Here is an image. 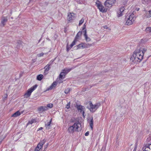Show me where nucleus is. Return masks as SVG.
<instances>
[{"label": "nucleus", "instance_id": "1", "mask_svg": "<svg viewBox=\"0 0 151 151\" xmlns=\"http://www.w3.org/2000/svg\"><path fill=\"white\" fill-rule=\"evenodd\" d=\"M143 52H141L140 49H136L132 56L130 60L135 63L136 62H140L143 59Z\"/></svg>", "mask_w": 151, "mask_h": 151}, {"label": "nucleus", "instance_id": "2", "mask_svg": "<svg viewBox=\"0 0 151 151\" xmlns=\"http://www.w3.org/2000/svg\"><path fill=\"white\" fill-rule=\"evenodd\" d=\"M81 124L79 121H76L73 124L70 126L68 131L70 133H73L75 132H78L81 130Z\"/></svg>", "mask_w": 151, "mask_h": 151}, {"label": "nucleus", "instance_id": "3", "mask_svg": "<svg viewBox=\"0 0 151 151\" xmlns=\"http://www.w3.org/2000/svg\"><path fill=\"white\" fill-rule=\"evenodd\" d=\"M89 105V107L88 108V109L91 111L93 112L96 111L100 106V103H97L93 105L92 102H91L90 103Z\"/></svg>", "mask_w": 151, "mask_h": 151}, {"label": "nucleus", "instance_id": "4", "mask_svg": "<svg viewBox=\"0 0 151 151\" xmlns=\"http://www.w3.org/2000/svg\"><path fill=\"white\" fill-rule=\"evenodd\" d=\"M37 85L36 84L29 89L24 94V97L26 98H27L29 97L32 92L37 88Z\"/></svg>", "mask_w": 151, "mask_h": 151}, {"label": "nucleus", "instance_id": "5", "mask_svg": "<svg viewBox=\"0 0 151 151\" xmlns=\"http://www.w3.org/2000/svg\"><path fill=\"white\" fill-rule=\"evenodd\" d=\"M133 14H131L129 17L127 18L125 23V24L127 25H130L132 24L133 22L134 21L135 18Z\"/></svg>", "mask_w": 151, "mask_h": 151}, {"label": "nucleus", "instance_id": "6", "mask_svg": "<svg viewBox=\"0 0 151 151\" xmlns=\"http://www.w3.org/2000/svg\"><path fill=\"white\" fill-rule=\"evenodd\" d=\"M116 0H107L104 3V5L107 7H110L114 4Z\"/></svg>", "mask_w": 151, "mask_h": 151}, {"label": "nucleus", "instance_id": "7", "mask_svg": "<svg viewBox=\"0 0 151 151\" xmlns=\"http://www.w3.org/2000/svg\"><path fill=\"white\" fill-rule=\"evenodd\" d=\"M46 142V140L45 139L41 141L37 145V146L36 147L35 151H39L42 147V146Z\"/></svg>", "mask_w": 151, "mask_h": 151}, {"label": "nucleus", "instance_id": "8", "mask_svg": "<svg viewBox=\"0 0 151 151\" xmlns=\"http://www.w3.org/2000/svg\"><path fill=\"white\" fill-rule=\"evenodd\" d=\"M96 4L98 7V8L99 9L100 12H106V10L105 9L104 7L101 4L99 1H98V2H96Z\"/></svg>", "mask_w": 151, "mask_h": 151}, {"label": "nucleus", "instance_id": "9", "mask_svg": "<svg viewBox=\"0 0 151 151\" xmlns=\"http://www.w3.org/2000/svg\"><path fill=\"white\" fill-rule=\"evenodd\" d=\"M76 108L78 111H80V112L83 114V117L85 116L84 114L85 113V108L84 106L81 105H76Z\"/></svg>", "mask_w": 151, "mask_h": 151}, {"label": "nucleus", "instance_id": "10", "mask_svg": "<svg viewBox=\"0 0 151 151\" xmlns=\"http://www.w3.org/2000/svg\"><path fill=\"white\" fill-rule=\"evenodd\" d=\"M75 14L73 13H70L68 14L67 20L69 22H72V20L75 17Z\"/></svg>", "mask_w": 151, "mask_h": 151}, {"label": "nucleus", "instance_id": "11", "mask_svg": "<svg viewBox=\"0 0 151 151\" xmlns=\"http://www.w3.org/2000/svg\"><path fill=\"white\" fill-rule=\"evenodd\" d=\"M8 21L7 17H5L3 16H2L1 19V23L3 25V26L4 27L6 23Z\"/></svg>", "mask_w": 151, "mask_h": 151}, {"label": "nucleus", "instance_id": "12", "mask_svg": "<svg viewBox=\"0 0 151 151\" xmlns=\"http://www.w3.org/2000/svg\"><path fill=\"white\" fill-rule=\"evenodd\" d=\"M51 65V64H48L44 68L45 70L44 73V75H46L48 73V71L50 70Z\"/></svg>", "mask_w": 151, "mask_h": 151}, {"label": "nucleus", "instance_id": "13", "mask_svg": "<svg viewBox=\"0 0 151 151\" xmlns=\"http://www.w3.org/2000/svg\"><path fill=\"white\" fill-rule=\"evenodd\" d=\"M48 109L47 107L46 106H41L38 109V111L39 113H41L43 111L47 110Z\"/></svg>", "mask_w": 151, "mask_h": 151}, {"label": "nucleus", "instance_id": "14", "mask_svg": "<svg viewBox=\"0 0 151 151\" xmlns=\"http://www.w3.org/2000/svg\"><path fill=\"white\" fill-rule=\"evenodd\" d=\"M144 18H150L151 19V10L148 11L145 14Z\"/></svg>", "mask_w": 151, "mask_h": 151}, {"label": "nucleus", "instance_id": "15", "mask_svg": "<svg viewBox=\"0 0 151 151\" xmlns=\"http://www.w3.org/2000/svg\"><path fill=\"white\" fill-rule=\"evenodd\" d=\"M143 151H151V144L148 145L147 147H144L143 148Z\"/></svg>", "mask_w": 151, "mask_h": 151}, {"label": "nucleus", "instance_id": "16", "mask_svg": "<svg viewBox=\"0 0 151 151\" xmlns=\"http://www.w3.org/2000/svg\"><path fill=\"white\" fill-rule=\"evenodd\" d=\"M65 75L66 74L63 71V72H61L59 76V79L61 80V79H63L65 77Z\"/></svg>", "mask_w": 151, "mask_h": 151}, {"label": "nucleus", "instance_id": "17", "mask_svg": "<svg viewBox=\"0 0 151 151\" xmlns=\"http://www.w3.org/2000/svg\"><path fill=\"white\" fill-rule=\"evenodd\" d=\"M23 111L20 112L19 111H17L12 115V117H16L19 116L21 114H22Z\"/></svg>", "mask_w": 151, "mask_h": 151}, {"label": "nucleus", "instance_id": "18", "mask_svg": "<svg viewBox=\"0 0 151 151\" xmlns=\"http://www.w3.org/2000/svg\"><path fill=\"white\" fill-rule=\"evenodd\" d=\"M77 49L85 48L84 43H81L76 46Z\"/></svg>", "mask_w": 151, "mask_h": 151}, {"label": "nucleus", "instance_id": "19", "mask_svg": "<svg viewBox=\"0 0 151 151\" xmlns=\"http://www.w3.org/2000/svg\"><path fill=\"white\" fill-rule=\"evenodd\" d=\"M57 83L56 82H54L48 88L47 90H49L52 89L53 87H55L57 85Z\"/></svg>", "mask_w": 151, "mask_h": 151}, {"label": "nucleus", "instance_id": "20", "mask_svg": "<svg viewBox=\"0 0 151 151\" xmlns=\"http://www.w3.org/2000/svg\"><path fill=\"white\" fill-rule=\"evenodd\" d=\"M51 122L52 119H51L49 122L45 124V127L46 129L49 130L50 128V124H51Z\"/></svg>", "mask_w": 151, "mask_h": 151}, {"label": "nucleus", "instance_id": "21", "mask_svg": "<svg viewBox=\"0 0 151 151\" xmlns=\"http://www.w3.org/2000/svg\"><path fill=\"white\" fill-rule=\"evenodd\" d=\"M82 33V31H80L77 34L75 37V40H77L79 38V37L81 36V35Z\"/></svg>", "mask_w": 151, "mask_h": 151}, {"label": "nucleus", "instance_id": "22", "mask_svg": "<svg viewBox=\"0 0 151 151\" xmlns=\"http://www.w3.org/2000/svg\"><path fill=\"white\" fill-rule=\"evenodd\" d=\"M5 137V136H3V133L2 132H1L0 133V144Z\"/></svg>", "mask_w": 151, "mask_h": 151}, {"label": "nucleus", "instance_id": "23", "mask_svg": "<svg viewBox=\"0 0 151 151\" xmlns=\"http://www.w3.org/2000/svg\"><path fill=\"white\" fill-rule=\"evenodd\" d=\"M90 126L91 129L92 130L93 126V117L91 118L90 121L89 122Z\"/></svg>", "mask_w": 151, "mask_h": 151}, {"label": "nucleus", "instance_id": "24", "mask_svg": "<svg viewBox=\"0 0 151 151\" xmlns=\"http://www.w3.org/2000/svg\"><path fill=\"white\" fill-rule=\"evenodd\" d=\"M43 77V76L42 75L40 74L37 76V80L40 81L42 79Z\"/></svg>", "mask_w": 151, "mask_h": 151}, {"label": "nucleus", "instance_id": "25", "mask_svg": "<svg viewBox=\"0 0 151 151\" xmlns=\"http://www.w3.org/2000/svg\"><path fill=\"white\" fill-rule=\"evenodd\" d=\"M84 27H83V28L82 30H83V32H82L83 33V35L84 37L86 36L87 35L86 34L87 32L86 30V29H85V26L84 25Z\"/></svg>", "mask_w": 151, "mask_h": 151}, {"label": "nucleus", "instance_id": "26", "mask_svg": "<svg viewBox=\"0 0 151 151\" xmlns=\"http://www.w3.org/2000/svg\"><path fill=\"white\" fill-rule=\"evenodd\" d=\"M72 68H70V69H64L63 70V71L66 74H67L72 69Z\"/></svg>", "mask_w": 151, "mask_h": 151}, {"label": "nucleus", "instance_id": "27", "mask_svg": "<svg viewBox=\"0 0 151 151\" xmlns=\"http://www.w3.org/2000/svg\"><path fill=\"white\" fill-rule=\"evenodd\" d=\"M145 31L147 33L151 32V27H148L146 28Z\"/></svg>", "mask_w": 151, "mask_h": 151}, {"label": "nucleus", "instance_id": "28", "mask_svg": "<svg viewBox=\"0 0 151 151\" xmlns=\"http://www.w3.org/2000/svg\"><path fill=\"white\" fill-rule=\"evenodd\" d=\"M35 122H36L35 119H32L31 121H29L27 123V125H28L29 124H32Z\"/></svg>", "mask_w": 151, "mask_h": 151}, {"label": "nucleus", "instance_id": "29", "mask_svg": "<svg viewBox=\"0 0 151 151\" xmlns=\"http://www.w3.org/2000/svg\"><path fill=\"white\" fill-rule=\"evenodd\" d=\"M84 44L85 45V48H88L89 47L92 46V44H86L85 43H84Z\"/></svg>", "mask_w": 151, "mask_h": 151}, {"label": "nucleus", "instance_id": "30", "mask_svg": "<svg viewBox=\"0 0 151 151\" xmlns=\"http://www.w3.org/2000/svg\"><path fill=\"white\" fill-rule=\"evenodd\" d=\"M76 121H78L76 120L75 118H72L70 120V122L71 123H74L75 122H76Z\"/></svg>", "mask_w": 151, "mask_h": 151}, {"label": "nucleus", "instance_id": "31", "mask_svg": "<svg viewBox=\"0 0 151 151\" xmlns=\"http://www.w3.org/2000/svg\"><path fill=\"white\" fill-rule=\"evenodd\" d=\"M123 13L122 12H120V11L118 10L117 12V16L119 17L122 15Z\"/></svg>", "mask_w": 151, "mask_h": 151}, {"label": "nucleus", "instance_id": "32", "mask_svg": "<svg viewBox=\"0 0 151 151\" xmlns=\"http://www.w3.org/2000/svg\"><path fill=\"white\" fill-rule=\"evenodd\" d=\"M84 19L83 18H82L80 20L79 23V25H81L84 22Z\"/></svg>", "mask_w": 151, "mask_h": 151}, {"label": "nucleus", "instance_id": "33", "mask_svg": "<svg viewBox=\"0 0 151 151\" xmlns=\"http://www.w3.org/2000/svg\"><path fill=\"white\" fill-rule=\"evenodd\" d=\"M85 39L87 42H89L91 41V39L90 37H88V36L84 37Z\"/></svg>", "mask_w": 151, "mask_h": 151}, {"label": "nucleus", "instance_id": "34", "mask_svg": "<svg viewBox=\"0 0 151 151\" xmlns=\"http://www.w3.org/2000/svg\"><path fill=\"white\" fill-rule=\"evenodd\" d=\"M70 88H67L65 90L64 93L65 94H68L70 91Z\"/></svg>", "mask_w": 151, "mask_h": 151}, {"label": "nucleus", "instance_id": "35", "mask_svg": "<svg viewBox=\"0 0 151 151\" xmlns=\"http://www.w3.org/2000/svg\"><path fill=\"white\" fill-rule=\"evenodd\" d=\"M53 104H49L47 105V106H46L47 107V108H48V107L49 108H52L53 107Z\"/></svg>", "mask_w": 151, "mask_h": 151}, {"label": "nucleus", "instance_id": "36", "mask_svg": "<svg viewBox=\"0 0 151 151\" xmlns=\"http://www.w3.org/2000/svg\"><path fill=\"white\" fill-rule=\"evenodd\" d=\"M124 10V8L123 7H121L119 10V11H120V12H122L123 13Z\"/></svg>", "mask_w": 151, "mask_h": 151}, {"label": "nucleus", "instance_id": "37", "mask_svg": "<svg viewBox=\"0 0 151 151\" xmlns=\"http://www.w3.org/2000/svg\"><path fill=\"white\" fill-rule=\"evenodd\" d=\"M148 0H142V3L143 4H147Z\"/></svg>", "mask_w": 151, "mask_h": 151}, {"label": "nucleus", "instance_id": "38", "mask_svg": "<svg viewBox=\"0 0 151 151\" xmlns=\"http://www.w3.org/2000/svg\"><path fill=\"white\" fill-rule=\"evenodd\" d=\"M147 49L145 48L143 49L142 50H141V52H143V54L144 55V53L146 52Z\"/></svg>", "mask_w": 151, "mask_h": 151}, {"label": "nucleus", "instance_id": "39", "mask_svg": "<svg viewBox=\"0 0 151 151\" xmlns=\"http://www.w3.org/2000/svg\"><path fill=\"white\" fill-rule=\"evenodd\" d=\"M70 102H69L68 103V104H67L66 107L67 109H68L70 107Z\"/></svg>", "mask_w": 151, "mask_h": 151}, {"label": "nucleus", "instance_id": "40", "mask_svg": "<svg viewBox=\"0 0 151 151\" xmlns=\"http://www.w3.org/2000/svg\"><path fill=\"white\" fill-rule=\"evenodd\" d=\"M44 54L43 53H40L38 54L37 55V56H38V57H41V56H43L44 55Z\"/></svg>", "mask_w": 151, "mask_h": 151}, {"label": "nucleus", "instance_id": "41", "mask_svg": "<svg viewBox=\"0 0 151 151\" xmlns=\"http://www.w3.org/2000/svg\"><path fill=\"white\" fill-rule=\"evenodd\" d=\"M128 0H124L123 2V4L125 5L128 1Z\"/></svg>", "mask_w": 151, "mask_h": 151}, {"label": "nucleus", "instance_id": "42", "mask_svg": "<svg viewBox=\"0 0 151 151\" xmlns=\"http://www.w3.org/2000/svg\"><path fill=\"white\" fill-rule=\"evenodd\" d=\"M104 28L106 29H108L109 30H111V29L107 27V26H105L104 27Z\"/></svg>", "mask_w": 151, "mask_h": 151}, {"label": "nucleus", "instance_id": "43", "mask_svg": "<svg viewBox=\"0 0 151 151\" xmlns=\"http://www.w3.org/2000/svg\"><path fill=\"white\" fill-rule=\"evenodd\" d=\"M76 40H74V41L73 42L72 44L73 45H74L75 44L76 42Z\"/></svg>", "mask_w": 151, "mask_h": 151}, {"label": "nucleus", "instance_id": "44", "mask_svg": "<svg viewBox=\"0 0 151 151\" xmlns=\"http://www.w3.org/2000/svg\"><path fill=\"white\" fill-rule=\"evenodd\" d=\"M70 47H68V46H67V48H66V50H67V52L70 49Z\"/></svg>", "mask_w": 151, "mask_h": 151}, {"label": "nucleus", "instance_id": "45", "mask_svg": "<svg viewBox=\"0 0 151 151\" xmlns=\"http://www.w3.org/2000/svg\"><path fill=\"white\" fill-rule=\"evenodd\" d=\"M48 145V143H47L46 144V145H45L44 148L45 149H46Z\"/></svg>", "mask_w": 151, "mask_h": 151}, {"label": "nucleus", "instance_id": "46", "mask_svg": "<svg viewBox=\"0 0 151 151\" xmlns=\"http://www.w3.org/2000/svg\"><path fill=\"white\" fill-rule=\"evenodd\" d=\"M89 134V132L88 131L85 133V135L86 136H87Z\"/></svg>", "mask_w": 151, "mask_h": 151}, {"label": "nucleus", "instance_id": "47", "mask_svg": "<svg viewBox=\"0 0 151 151\" xmlns=\"http://www.w3.org/2000/svg\"><path fill=\"white\" fill-rule=\"evenodd\" d=\"M7 97V94L6 95V96L4 98V99L5 100L6 99Z\"/></svg>", "mask_w": 151, "mask_h": 151}, {"label": "nucleus", "instance_id": "48", "mask_svg": "<svg viewBox=\"0 0 151 151\" xmlns=\"http://www.w3.org/2000/svg\"><path fill=\"white\" fill-rule=\"evenodd\" d=\"M73 46H74L71 43L70 46V47L71 48Z\"/></svg>", "mask_w": 151, "mask_h": 151}, {"label": "nucleus", "instance_id": "49", "mask_svg": "<svg viewBox=\"0 0 151 151\" xmlns=\"http://www.w3.org/2000/svg\"><path fill=\"white\" fill-rule=\"evenodd\" d=\"M73 46H74L71 43L70 46V47L71 48Z\"/></svg>", "mask_w": 151, "mask_h": 151}, {"label": "nucleus", "instance_id": "50", "mask_svg": "<svg viewBox=\"0 0 151 151\" xmlns=\"http://www.w3.org/2000/svg\"><path fill=\"white\" fill-rule=\"evenodd\" d=\"M99 151H104V149H103V148H102V149H101V150Z\"/></svg>", "mask_w": 151, "mask_h": 151}, {"label": "nucleus", "instance_id": "51", "mask_svg": "<svg viewBox=\"0 0 151 151\" xmlns=\"http://www.w3.org/2000/svg\"><path fill=\"white\" fill-rule=\"evenodd\" d=\"M20 45L19 44V45H18L17 46V47H20Z\"/></svg>", "mask_w": 151, "mask_h": 151}, {"label": "nucleus", "instance_id": "52", "mask_svg": "<svg viewBox=\"0 0 151 151\" xmlns=\"http://www.w3.org/2000/svg\"><path fill=\"white\" fill-rule=\"evenodd\" d=\"M42 129V127H41V128L39 129H40V130H41V129Z\"/></svg>", "mask_w": 151, "mask_h": 151}, {"label": "nucleus", "instance_id": "53", "mask_svg": "<svg viewBox=\"0 0 151 151\" xmlns=\"http://www.w3.org/2000/svg\"><path fill=\"white\" fill-rule=\"evenodd\" d=\"M42 151H46L45 149L44 148V150H43Z\"/></svg>", "mask_w": 151, "mask_h": 151}, {"label": "nucleus", "instance_id": "54", "mask_svg": "<svg viewBox=\"0 0 151 151\" xmlns=\"http://www.w3.org/2000/svg\"><path fill=\"white\" fill-rule=\"evenodd\" d=\"M19 42H20V43H21V41H19Z\"/></svg>", "mask_w": 151, "mask_h": 151}]
</instances>
